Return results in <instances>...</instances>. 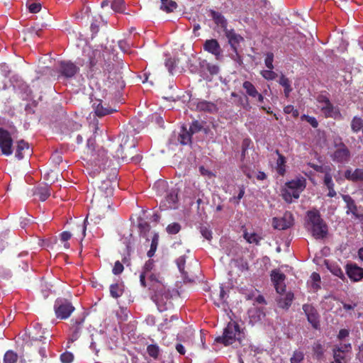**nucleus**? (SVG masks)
<instances>
[{"label": "nucleus", "instance_id": "60", "mask_svg": "<svg viewBox=\"0 0 363 363\" xmlns=\"http://www.w3.org/2000/svg\"><path fill=\"white\" fill-rule=\"evenodd\" d=\"M119 48L123 52H127L130 50V43L125 40H119L118 41Z\"/></svg>", "mask_w": 363, "mask_h": 363}, {"label": "nucleus", "instance_id": "31", "mask_svg": "<svg viewBox=\"0 0 363 363\" xmlns=\"http://www.w3.org/2000/svg\"><path fill=\"white\" fill-rule=\"evenodd\" d=\"M276 153L278 155V159L276 162L277 172L280 176H284L286 172V157L281 155L278 150H276Z\"/></svg>", "mask_w": 363, "mask_h": 363}, {"label": "nucleus", "instance_id": "56", "mask_svg": "<svg viewBox=\"0 0 363 363\" xmlns=\"http://www.w3.org/2000/svg\"><path fill=\"white\" fill-rule=\"evenodd\" d=\"M201 125L198 121H194L191 124L189 129L188 130L191 135L199 133L201 130Z\"/></svg>", "mask_w": 363, "mask_h": 363}, {"label": "nucleus", "instance_id": "33", "mask_svg": "<svg viewBox=\"0 0 363 363\" xmlns=\"http://www.w3.org/2000/svg\"><path fill=\"white\" fill-rule=\"evenodd\" d=\"M333 363H349L351 359L350 355L335 351H333Z\"/></svg>", "mask_w": 363, "mask_h": 363}, {"label": "nucleus", "instance_id": "5", "mask_svg": "<svg viewBox=\"0 0 363 363\" xmlns=\"http://www.w3.org/2000/svg\"><path fill=\"white\" fill-rule=\"evenodd\" d=\"M308 222L311 225V233L315 239H323L328 235V226L318 210L307 212Z\"/></svg>", "mask_w": 363, "mask_h": 363}, {"label": "nucleus", "instance_id": "36", "mask_svg": "<svg viewBox=\"0 0 363 363\" xmlns=\"http://www.w3.org/2000/svg\"><path fill=\"white\" fill-rule=\"evenodd\" d=\"M147 352L154 359H157L160 353V348L157 344H150L147 346Z\"/></svg>", "mask_w": 363, "mask_h": 363}, {"label": "nucleus", "instance_id": "7", "mask_svg": "<svg viewBox=\"0 0 363 363\" xmlns=\"http://www.w3.org/2000/svg\"><path fill=\"white\" fill-rule=\"evenodd\" d=\"M54 310L57 318L67 319L74 311V307L67 299L58 298L55 302Z\"/></svg>", "mask_w": 363, "mask_h": 363}, {"label": "nucleus", "instance_id": "52", "mask_svg": "<svg viewBox=\"0 0 363 363\" xmlns=\"http://www.w3.org/2000/svg\"><path fill=\"white\" fill-rule=\"evenodd\" d=\"M273 62H274V54L270 52H267L266 54V57L264 59L265 66L269 69H274Z\"/></svg>", "mask_w": 363, "mask_h": 363}, {"label": "nucleus", "instance_id": "59", "mask_svg": "<svg viewBox=\"0 0 363 363\" xmlns=\"http://www.w3.org/2000/svg\"><path fill=\"white\" fill-rule=\"evenodd\" d=\"M284 111L286 114L292 113V116L294 118H296L298 116V111L297 109H295L294 106L292 105H288L284 107Z\"/></svg>", "mask_w": 363, "mask_h": 363}, {"label": "nucleus", "instance_id": "38", "mask_svg": "<svg viewBox=\"0 0 363 363\" xmlns=\"http://www.w3.org/2000/svg\"><path fill=\"white\" fill-rule=\"evenodd\" d=\"M279 84L284 88V94L286 97H288L292 89L291 87V83L289 79L284 75H281L279 79Z\"/></svg>", "mask_w": 363, "mask_h": 363}, {"label": "nucleus", "instance_id": "45", "mask_svg": "<svg viewBox=\"0 0 363 363\" xmlns=\"http://www.w3.org/2000/svg\"><path fill=\"white\" fill-rule=\"evenodd\" d=\"M181 225L179 223L174 222L169 224L166 228V230L168 234L175 235L181 230Z\"/></svg>", "mask_w": 363, "mask_h": 363}, {"label": "nucleus", "instance_id": "48", "mask_svg": "<svg viewBox=\"0 0 363 363\" xmlns=\"http://www.w3.org/2000/svg\"><path fill=\"white\" fill-rule=\"evenodd\" d=\"M262 77L266 80H274L277 77V74L273 69H266L260 72Z\"/></svg>", "mask_w": 363, "mask_h": 363}, {"label": "nucleus", "instance_id": "2", "mask_svg": "<svg viewBox=\"0 0 363 363\" xmlns=\"http://www.w3.org/2000/svg\"><path fill=\"white\" fill-rule=\"evenodd\" d=\"M100 198L98 206V216L101 220L111 217L113 213V186L112 181L107 179L103 181L99 186Z\"/></svg>", "mask_w": 363, "mask_h": 363}, {"label": "nucleus", "instance_id": "29", "mask_svg": "<svg viewBox=\"0 0 363 363\" xmlns=\"http://www.w3.org/2000/svg\"><path fill=\"white\" fill-rule=\"evenodd\" d=\"M26 152H27L28 154H30L29 144L25 140H21L17 143L16 157L18 160H21L23 158L24 153Z\"/></svg>", "mask_w": 363, "mask_h": 363}, {"label": "nucleus", "instance_id": "13", "mask_svg": "<svg viewBox=\"0 0 363 363\" xmlns=\"http://www.w3.org/2000/svg\"><path fill=\"white\" fill-rule=\"evenodd\" d=\"M203 50L214 55L217 60L223 57V50L216 39L206 40L203 43Z\"/></svg>", "mask_w": 363, "mask_h": 363}, {"label": "nucleus", "instance_id": "40", "mask_svg": "<svg viewBox=\"0 0 363 363\" xmlns=\"http://www.w3.org/2000/svg\"><path fill=\"white\" fill-rule=\"evenodd\" d=\"M351 128L354 133H358L363 129V120L358 116H354L351 122Z\"/></svg>", "mask_w": 363, "mask_h": 363}, {"label": "nucleus", "instance_id": "47", "mask_svg": "<svg viewBox=\"0 0 363 363\" xmlns=\"http://www.w3.org/2000/svg\"><path fill=\"white\" fill-rule=\"evenodd\" d=\"M304 359V354L302 351L295 350L290 358L291 363H301Z\"/></svg>", "mask_w": 363, "mask_h": 363}, {"label": "nucleus", "instance_id": "24", "mask_svg": "<svg viewBox=\"0 0 363 363\" xmlns=\"http://www.w3.org/2000/svg\"><path fill=\"white\" fill-rule=\"evenodd\" d=\"M281 296L277 299L278 306L283 309H289L294 300V294L291 291Z\"/></svg>", "mask_w": 363, "mask_h": 363}, {"label": "nucleus", "instance_id": "21", "mask_svg": "<svg viewBox=\"0 0 363 363\" xmlns=\"http://www.w3.org/2000/svg\"><path fill=\"white\" fill-rule=\"evenodd\" d=\"M196 109L199 111H205L208 113H216L218 111L217 106L211 101L206 100H198L194 102Z\"/></svg>", "mask_w": 363, "mask_h": 363}, {"label": "nucleus", "instance_id": "55", "mask_svg": "<svg viewBox=\"0 0 363 363\" xmlns=\"http://www.w3.org/2000/svg\"><path fill=\"white\" fill-rule=\"evenodd\" d=\"M324 184L326 186V187L328 189L335 187V184L333 182L332 175L330 172H325V174L324 176V180H323Z\"/></svg>", "mask_w": 363, "mask_h": 363}, {"label": "nucleus", "instance_id": "26", "mask_svg": "<svg viewBox=\"0 0 363 363\" xmlns=\"http://www.w3.org/2000/svg\"><path fill=\"white\" fill-rule=\"evenodd\" d=\"M312 352L313 357L318 361H321L324 359L325 350L324 345L319 340L314 342L312 345Z\"/></svg>", "mask_w": 363, "mask_h": 363}, {"label": "nucleus", "instance_id": "51", "mask_svg": "<svg viewBox=\"0 0 363 363\" xmlns=\"http://www.w3.org/2000/svg\"><path fill=\"white\" fill-rule=\"evenodd\" d=\"M90 215V213H88L86 218L84 220L83 225L78 226L79 231L80 232V235H79V237L80 238L81 240H82L86 235V225L88 224V218Z\"/></svg>", "mask_w": 363, "mask_h": 363}, {"label": "nucleus", "instance_id": "64", "mask_svg": "<svg viewBox=\"0 0 363 363\" xmlns=\"http://www.w3.org/2000/svg\"><path fill=\"white\" fill-rule=\"evenodd\" d=\"M241 169L243 174L248 178L252 179L253 176V171L250 169L249 166L247 164H242L241 166Z\"/></svg>", "mask_w": 363, "mask_h": 363}, {"label": "nucleus", "instance_id": "32", "mask_svg": "<svg viewBox=\"0 0 363 363\" xmlns=\"http://www.w3.org/2000/svg\"><path fill=\"white\" fill-rule=\"evenodd\" d=\"M242 87L246 91V94L252 99L256 98L259 94L255 85L250 81H245L242 83Z\"/></svg>", "mask_w": 363, "mask_h": 363}, {"label": "nucleus", "instance_id": "22", "mask_svg": "<svg viewBox=\"0 0 363 363\" xmlns=\"http://www.w3.org/2000/svg\"><path fill=\"white\" fill-rule=\"evenodd\" d=\"M84 321V319L81 320H75L73 322L72 327L70 328L71 335L70 337L67 342V347H70V344L76 341L80 336L82 332V324Z\"/></svg>", "mask_w": 363, "mask_h": 363}, {"label": "nucleus", "instance_id": "49", "mask_svg": "<svg viewBox=\"0 0 363 363\" xmlns=\"http://www.w3.org/2000/svg\"><path fill=\"white\" fill-rule=\"evenodd\" d=\"M245 193V186L243 185L239 187V193L237 196H233L230 199V201L235 205H239L240 200L243 198Z\"/></svg>", "mask_w": 363, "mask_h": 363}, {"label": "nucleus", "instance_id": "4", "mask_svg": "<svg viewBox=\"0 0 363 363\" xmlns=\"http://www.w3.org/2000/svg\"><path fill=\"white\" fill-rule=\"evenodd\" d=\"M119 138L122 137L121 143L116 151V156L118 160L121 162H128L130 160L138 161L139 157H135L136 152L135 143L134 140L124 133L119 134Z\"/></svg>", "mask_w": 363, "mask_h": 363}, {"label": "nucleus", "instance_id": "50", "mask_svg": "<svg viewBox=\"0 0 363 363\" xmlns=\"http://www.w3.org/2000/svg\"><path fill=\"white\" fill-rule=\"evenodd\" d=\"M234 262L235 264V266L241 272L247 271L249 269V265L247 262L242 258L235 259Z\"/></svg>", "mask_w": 363, "mask_h": 363}, {"label": "nucleus", "instance_id": "63", "mask_svg": "<svg viewBox=\"0 0 363 363\" xmlns=\"http://www.w3.org/2000/svg\"><path fill=\"white\" fill-rule=\"evenodd\" d=\"M200 232L203 238L208 240H211L212 238L211 231L206 226L201 227Z\"/></svg>", "mask_w": 363, "mask_h": 363}, {"label": "nucleus", "instance_id": "58", "mask_svg": "<svg viewBox=\"0 0 363 363\" xmlns=\"http://www.w3.org/2000/svg\"><path fill=\"white\" fill-rule=\"evenodd\" d=\"M310 166L311 168H313L315 171L320 173H324L325 174V172H330V168L329 167H323L322 165L315 164H310Z\"/></svg>", "mask_w": 363, "mask_h": 363}, {"label": "nucleus", "instance_id": "28", "mask_svg": "<svg viewBox=\"0 0 363 363\" xmlns=\"http://www.w3.org/2000/svg\"><path fill=\"white\" fill-rule=\"evenodd\" d=\"M300 194L298 191L296 192L286 188H282L281 190V196L287 203H291L293 199H298L300 197Z\"/></svg>", "mask_w": 363, "mask_h": 363}, {"label": "nucleus", "instance_id": "35", "mask_svg": "<svg viewBox=\"0 0 363 363\" xmlns=\"http://www.w3.org/2000/svg\"><path fill=\"white\" fill-rule=\"evenodd\" d=\"M352 345L348 343H344V344H340V345H335L333 347L332 351L344 353L348 355H350L352 353Z\"/></svg>", "mask_w": 363, "mask_h": 363}, {"label": "nucleus", "instance_id": "10", "mask_svg": "<svg viewBox=\"0 0 363 363\" xmlns=\"http://www.w3.org/2000/svg\"><path fill=\"white\" fill-rule=\"evenodd\" d=\"M302 309L307 318L308 322L313 328L318 330L320 328V315L317 309L311 304L306 303L302 306Z\"/></svg>", "mask_w": 363, "mask_h": 363}, {"label": "nucleus", "instance_id": "41", "mask_svg": "<svg viewBox=\"0 0 363 363\" xmlns=\"http://www.w3.org/2000/svg\"><path fill=\"white\" fill-rule=\"evenodd\" d=\"M128 313H129V311H128L127 308H124V307H120L119 310H118L116 311V315H117L118 319L119 320L118 323H119L121 328L122 327L121 324L124 321H126L128 320Z\"/></svg>", "mask_w": 363, "mask_h": 363}, {"label": "nucleus", "instance_id": "27", "mask_svg": "<svg viewBox=\"0 0 363 363\" xmlns=\"http://www.w3.org/2000/svg\"><path fill=\"white\" fill-rule=\"evenodd\" d=\"M210 16L214 23L220 26L223 30H225L228 28V21L221 13L211 9L210 10Z\"/></svg>", "mask_w": 363, "mask_h": 363}, {"label": "nucleus", "instance_id": "1", "mask_svg": "<svg viewBox=\"0 0 363 363\" xmlns=\"http://www.w3.org/2000/svg\"><path fill=\"white\" fill-rule=\"evenodd\" d=\"M147 277L149 280V289L154 292L152 296L153 301L157 304L160 311H164L167 308V304L171 303L172 294L170 290L167 288L164 283L162 277L157 274H151L150 275L145 272H141L140 275V284L146 287L147 286L145 279Z\"/></svg>", "mask_w": 363, "mask_h": 363}, {"label": "nucleus", "instance_id": "19", "mask_svg": "<svg viewBox=\"0 0 363 363\" xmlns=\"http://www.w3.org/2000/svg\"><path fill=\"white\" fill-rule=\"evenodd\" d=\"M306 179L303 177H300L286 182L284 188L296 191L301 194L306 189Z\"/></svg>", "mask_w": 363, "mask_h": 363}, {"label": "nucleus", "instance_id": "62", "mask_svg": "<svg viewBox=\"0 0 363 363\" xmlns=\"http://www.w3.org/2000/svg\"><path fill=\"white\" fill-rule=\"evenodd\" d=\"M52 161L57 165H59L62 162V157L59 151H55L51 156Z\"/></svg>", "mask_w": 363, "mask_h": 363}, {"label": "nucleus", "instance_id": "39", "mask_svg": "<svg viewBox=\"0 0 363 363\" xmlns=\"http://www.w3.org/2000/svg\"><path fill=\"white\" fill-rule=\"evenodd\" d=\"M243 237L246 241L250 244L255 243L256 245H259L261 240V238L255 233H249L247 231H245Z\"/></svg>", "mask_w": 363, "mask_h": 363}, {"label": "nucleus", "instance_id": "43", "mask_svg": "<svg viewBox=\"0 0 363 363\" xmlns=\"http://www.w3.org/2000/svg\"><path fill=\"white\" fill-rule=\"evenodd\" d=\"M181 273L184 282L193 283L195 281L196 278H197L196 274L191 271H186L184 269Z\"/></svg>", "mask_w": 363, "mask_h": 363}, {"label": "nucleus", "instance_id": "57", "mask_svg": "<svg viewBox=\"0 0 363 363\" xmlns=\"http://www.w3.org/2000/svg\"><path fill=\"white\" fill-rule=\"evenodd\" d=\"M206 68L208 70V72L211 74V75L218 74L220 70L219 67L218 65L211 63H207Z\"/></svg>", "mask_w": 363, "mask_h": 363}, {"label": "nucleus", "instance_id": "8", "mask_svg": "<svg viewBox=\"0 0 363 363\" xmlns=\"http://www.w3.org/2000/svg\"><path fill=\"white\" fill-rule=\"evenodd\" d=\"M317 101L320 104V108L325 118H336L340 112L330 102L328 97L325 95H319Z\"/></svg>", "mask_w": 363, "mask_h": 363}, {"label": "nucleus", "instance_id": "12", "mask_svg": "<svg viewBox=\"0 0 363 363\" xmlns=\"http://www.w3.org/2000/svg\"><path fill=\"white\" fill-rule=\"evenodd\" d=\"M79 68L71 61H60L59 63V72L65 78L73 77Z\"/></svg>", "mask_w": 363, "mask_h": 363}, {"label": "nucleus", "instance_id": "23", "mask_svg": "<svg viewBox=\"0 0 363 363\" xmlns=\"http://www.w3.org/2000/svg\"><path fill=\"white\" fill-rule=\"evenodd\" d=\"M342 198L343 201L346 203L347 207V214L352 213L355 218H359V215L358 213L357 206L354 201V199L348 194L342 195Z\"/></svg>", "mask_w": 363, "mask_h": 363}, {"label": "nucleus", "instance_id": "14", "mask_svg": "<svg viewBox=\"0 0 363 363\" xmlns=\"http://www.w3.org/2000/svg\"><path fill=\"white\" fill-rule=\"evenodd\" d=\"M294 224V217L290 212H286L282 218H274L272 225L275 229L286 230L291 227Z\"/></svg>", "mask_w": 363, "mask_h": 363}, {"label": "nucleus", "instance_id": "16", "mask_svg": "<svg viewBox=\"0 0 363 363\" xmlns=\"http://www.w3.org/2000/svg\"><path fill=\"white\" fill-rule=\"evenodd\" d=\"M286 276L284 273L279 270H272L271 272V279L273 282L276 291L278 294H281L285 291L286 285L284 284V280Z\"/></svg>", "mask_w": 363, "mask_h": 363}, {"label": "nucleus", "instance_id": "9", "mask_svg": "<svg viewBox=\"0 0 363 363\" xmlns=\"http://www.w3.org/2000/svg\"><path fill=\"white\" fill-rule=\"evenodd\" d=\"M13 139L10 133L0 128V150L3 155L9 156L13 153Z\"/></svg>", "mask_w": 363, "mask_h": 363}, {"label": "nucleus", "instance_id": "53", "mask_svg": "<svg viewBox=\"0 0 363 363\" xmlns=\"http://www.w3.org/2000/svg\"><path fill=\"white\" fill-rule=\"evenodd\" d=\"M60 360L62 363H72L74 360V355L70 352H65L60 355Z\"/></svg>", "mask_w": 363, "mask_h": 363}, {"label": "nucleus", "instance_id": "15", "mask_svg": "<svg viewBox=\"0 0 363 363\" xmlns=\"http://www.w3.org/2000/svg\"><path fill=\"white\" fill-rule=\"evenodd\" d=\"M178 192L177 189H171L167 192L164 199L161 202V207L164 209H175L178 206Z\"/></svg>", "mask_w": 363, "mask_h": 363}, {"label": "nucleus", "instance_id": "46", "mask_svg": "<svg viewBox=\"0 0 363 363\" xmlns=\"http://www.w3.org/2000/svg\"><path fill=\"white\" fill-rule=\"evenodd\" d=\"M177 7V4L174 1L167 0L165 4L161 5V9L165 11L167 13L172 12Z\"/></svg>", "mask_w": 363, "mask_h": 363}, {"label": "nucleus", "instance_id": "17", "mask_svg": "<svg viewBox=\"0 0 363 363\" xmlns=\"http://www.w3.org/2000/svg\"><path fill=\"white\" fill-rule=\"evenodd\" d=\"M350 152L344 143H340L339 147L336 149L333 155L332 159L334 162L338 163H344L349 160Z\"/></svg>", "mask_w": 363, "mask_h": 363}, {"label": "nucleus", "instance_id": "11", "mask_svg": "<svg viewBox=\"0 0 363 363\" xmlns=\"http://www.w3.org/2000/svg\"><path fill=\"white\" fill-rule=\"evenodd\" d=\"M111 109L104 108L102 105V102L99 101L97 106L94 108V113L93 114L91 113L89 116L87 118V120L89 123V126L92 127L93 129L96 130L98 129V120L96 119V116L102 117L111 113Z\"/></svg>", "mask_w": 363, "mask_h": 363}, {"label": "nucleus", "instance_id": "54", "mask_svg": "<svg viewBox=\"0 0 363 363\" xmlns=\"http://www.w3.org/2000/svg\"><path fill=\"white\" fill-rule=\"evenodd\" d=\"M301 120L306 121L313 128H315L318 126V122L313 116L303 114L301 116Z\"/></svg>", "mask_w": 363, "mask_h": 363}, {"label": "nucleus", "instance_id": "61", "mask_svg": "<svg viewBox=\"0 0 363 363\" xmlns=\"http://www.w3.org/2000/svg\"><path fill=\"white\" fill-rule=\"evenodd\" d=\"M153 267H154L153 261L151 259H149L148 261H147L145 262L142 272H145V274L150 275L152 274L151 271L153 269Z\"/></svg>", "mask_w": 363, "mask_h": 363}, {"label": "nucleus", "instance_id": "42", "mask_svg": "<svg viewBox=\"0 0 363 363\" xmlns=\"http://www.w3.org/2000/svg\"><path fill=\"white\" fill-rule=\"evenodd\" d=\"M18 355L12 350L7 351L4 356V363H16Z\"/></svg>", "mask_w": 363, "mask_h": 363}, {"label": "nucleus", "instance_id": "20", "mask_svg": "<svg viewBox=\"0 0 363 363\" xmlns=\"http://www.w3.org/2000/svg\"><path fill=\"white\" fill-rule=\"evenodd\" d=\"M346 272L350 279L354 281H360L363 278V268L356 264H347Z\"/></svg>", "mask_w": 363, "mask_h": 363}, {"label": "nucleus", "instance_id": "25", "mask_svg": "<svg viewBox=\"0 0 363 363\" xmlns=\"http://www.w3.org/2000/svg\"><path fill=\"white\" fill-rule=\"evenodd\" d=\"M344 176L346 179L353 182L363 181V169L357 168L354 172L347 169Z\"/></svg>", "mask_w": 363, "mask_h": 363}, {"label": "nucleus", "instance_id": "6", "mask_svg": "<svg viewBox=\"0 0 363 363\" xmlns=\"http://www.w3.org/2000/svg\"><path fill=\"white\" fill-rule=\"evenodd\" d=\"M240 333V327L235 322H229L225 328L224 329L222 336L217 337L216 341L222 343L224 345H230L233 344L235 339L236 335Z\"/></svg>", "mask_w": 363, "mask_h": 363}, {"label": "nucleus", "instance_id": "3", "mask_svg": "<svg viewBox=\"0 0 363 363\" xmlns=\"http://www.w3.org/2000/svg\"><path fill=\"white\" fill-rule=\"evenodd\" d=\"M129 67L123 60L116 57L115 60V104H123L126 101V93L124 77L128 73Z\"/></svg>", "mask_w": 363, "mask_h": 363}, {"label": "nucleus", "instance_id": "37", "mask_svg": "<svg viewBox=\"0 0 363 363\" xmlns=\"http://www.w3.org/2000/svg\"><path fill=\"white\" fill-rule=\"evenodd\" d=\"M327 268L335 276L343 279L345 278L344 273L341 268L335 263L327 264Z\"/></svg>", "mask_w": 363, "mask_h": 363}, {"label": "nucleus", "instance_id": "44", "mask_svg": "<svg viewBox=\"0 0 363 363\" xmlns=\"http://www.w3.org/2000/svg\"><path fill=\"white\" fill-rule=\"evenodd\" d=\"M126 5L124 0H115V13L129 14L125 12Z\"/></svg>", "mask_w": 363, "mask_h": 363}, {"label": "nucleus", "instance_id": "18", "mask_svg": "<svg viewBox=\"0 0 363 363\" xmlns=\"http://www.w3.org/2000/svg\"><path fill=\"white\" fill-rule=\"evenodd\" d=\"M223 32L233 50H235L236 48H238L240 43L244 41L243 37L237 33L233 28L228 29L227 28Z\"/></svg>", "mask_w": 363, "mask_h": 363}, {"label": "nucleus", "instance_id": "34", "mask_svg": "<svg viewBox=\"0 0 363 363\" xmlns=\"http://www.w3.org/2000/svg\"><path fill=\"white\" fill-rule=\"evenodd\" d=\"M35 194L39 197L41 201H46L50 196V190L48 186L39 187L35 190Z\"/></svg>", "mask_w": 363, "mask_h": 363}, {"label": "nucleus", "instance_id": "30", "mask_svg": "<svg viewBox=\"0 0 363 363\" xmlns=\"http://www.w3.org/2000/svg\"><path fill=\"white\" fill-rule=\"evenodd\" d=\"M191 133L187 130L185 126H182L181 131L179 133L178 140L182 145H188L191 143Z\"/></svg>", "mask_w": 363, "mask_h": 363}]
</instances>
